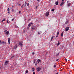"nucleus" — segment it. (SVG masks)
Listing matches in <instances>:
<instances>
[{"instance_id": "nucleus-1", "label": "nucleus", "mask_w": 74, "mask_h": 74, "mask_svg": "<svg viewBox=\"0 0 74 74\" xmlns=\"http://www.w3.org/2000/svg\"><path fill=\"white\" fill-rule=\"evenodd\" d=\"M49 14V12H47L46 13V16H48Z\"/></svg>"}, {"instance_id": "nucleus-2", "label": "nucleus", "mask_w": 74, "mask_h": 74, "mask_svg": "<svg viewBox=\"0 0 74 74\" xmlns=\"http://www.w3.org/2000/svg\"><path fill=\"white\" fill-rule=\"evenodd\" d=\"M22 43V42L21 41L19 43V45L20 46H21V47H22V45H23Z\"/></svg>"}, {"instance_id": "nucleus-3", "label": "nucleus", "mask_w": 74, "mask_h": 74, "mask_svg": "<svg viewBox=\"0 0 74 74\" xmlns=\"http://www.w3.org/2000/svg\"><path fill=\"white\" fill-rule=\"evenodd\" d=\"M41 70V68L38 67L36 68V70L37 71H39Z\"/></svg>"}, {"instance_id": "nucleus-4", "label": "nucleus", "mask_w": 74, "mask_h": 74, "mask_svg": "<svg viewBox=\"0 0 74 74\" xmlns=\"http://www.w3.org/2000/svg\"><path fill=\"white\" fill-rule=\"evenodd\" d=\"M65 31H68V30H69V27H67L65 28Z\"/></svg>"}, {"instance_id": "nucleus-5", "label": "nucleus", "mask_w": 74, "mask_h": 74, "mask_svg": "<svg viewBox=\"0 0 74 74\" xmlns=\"http://www.w3.org/2000/svg\"><path fill=\"white\" fill-rule=\"evenodd\" d=\"M36 29V27H35V26H33L32 27V30L33 31V30Z\"/></svg>"}, {"instance_id": "nucleus-6", "label": "nucleus", "mask_w": 74, "mask_h": 74, "mask_svg": "<svg viewBox=\"0 0 74 74\" xmlns=\"http://www.w3.org/2000/svg\"><path fill=\"white\" fill-rule=\"evenodd\" d=\"M17 45L16 44H15L14 47V49H16V48H17Z\"/></svg>"}, {"instance_id": "nucleus-7", "label": "nucleus", "mask_w": 74, "mask_h": 74, "mask_svg": "<svg viewBox=\"0 0 74 74\" xmlns=\"http://www.w3.org/2000/svg\"><path fill=\"white\" fill-rule=\"evenodd\" d=\"M8 42L9 43L8 44H10V38H8Z\"/></svg>"}, {"instance_id": "nucleus-8", "label": "nucleus", "mask_w": 74, "mask_h": 74, "mask_svg": "<svg viewBox=\"0 0 74 74\" xmlns=\"http://www.w3.org/2000/svg\"><path fill=\"white\" fill-rule=\"evenodd\" d=\"M5 34L6 35H8L9 34V31H7L5 33Z\"/></svg>"}, {"instance_id": "nucleus-9", "label": "nucleus", "mask_w": 74, "mask_h": 74, "mask_svg": "<svg viewBox=\"0 0 74 74\" xmlns=\"http://www.w3.org/2000/svg\"><path fill=\"white\" fill-rule=\"evenodd\" d=\"M41 33H42V32L41 31H38V34H41Z\"/></svg>"}, {"instance_id": "nucleus-10", "label": "nucleus", "mask_w": 74, "mask_h": 74, "mask_svg": "<svg viewBox=\"0 0 74 74\" xmlns=\"http://www.w3.org/2000/svg\"><path fill=\"white\" fill-rule=\"evenodd\" d=\"M8 61H6L5 63V65H7V64H8Z\"/></svg>"}, {"instance_id": "nucleus-11", "label": "nucleus", "mask_w": 74, "mask_h": 74, "mask_svg": "<svg viewBox=\"0 0 74 74\" xmlns=\"http://www.w3.org/2000/svg\"><path fill=\"white\" fill-rule=\"evenodd\" d=\"M60 44V43L59 42V41H58V44H57V46H58V45H59Z\"/></svg>"}, {"instance_id": "nucleus-12", "label": "nucleus", "mask_w": 74, "mask_h": 74, "mask_svg": "<svg viewBox=\"0 0 74 74\" xmlns=\"http://www.w3.org/2000/svg\"><path fill=\"white\" fill-rule=\"evenodd\" d=\"M59 4V2H56V5H58Z\"/></svg>"}, {"instance_id": "nucleus-13", "label": "nucleus", "mask_w": 74, "mask_h": 74, "mask_svg": "<svg viewBox=\"0 0 74 74\" xmlns=\"http://www.w3.org/2000/svg\"><path fill=\"white\" fill-rule=\"evenodd\" d=\"M63 32H62L61 34V37H62L63 36Z\"/></svg>"}, {"instance_id": "nucleus-14", "label": "nucleus", "mask_w": 74, "mask_h": 74, "mask_svg": "<svg viewBox=\"0 0 74 74\" xmlns=\"http://www.w3.org/2000/svg\"><path fill=\"white\" fill-rule=\"evenodd\" d=\"M32 24V23H30V24H29L28 25V26H29V27H30V26H31V25Z\"/></svg>"}, {"instance_id": "nucleus-15", "label": "nucleus", "mask_w": 74, "mask_h": 74, "mask_svg": "<svg viewBox=\"0 0 74 74\" xmlns=\"http://www.w3.org/2000/svg\"><path fill=\"white\" fill-rule=\"evenodd\" d=\"M63 4H64L63 2H62L60 4V5L61 6H62V5H63Z\"/></svg>"}, {"instance_id": "nucleus-16", "label": "nucleus", "mask_w": 74, "mask_h": 74, "mask_svg": "<svg viewBox=\"0 0 74 74\" xmlns=\"http://www.w3.org/2000/svg\"><path fill=\"white\" fill-rule=\"evenodd\" d=\"M27 1H25V5H26V4H27Z\"/></svg>"}, {"instance_id": "nucleus-17", "label": "nucleus", "mask_w": 74, "mask_h": 74, "mask_svg": "<svg viewBox=\"0 0 74 74\" xmlns=\"http://www.w3.org/2000/svg\"><path fill=\"white\" fill-rule=\"evenodd\" d=\"M52 11H53V12H54V11H55V9H53L51 10Z\"/></svg>"}, {"instance_id": "nucleus-18", "label": "nucleus", "mask_w": 74, "mask_h": 74, "mask_svg": "<svg viewBox=\"0 0 74 74\" xmlns=\"http://www.w3.org/2000/svg\"><path fill=\"white\" fill-rule=\"evenodd\" d=\"M40 59H38V63H39V62H40Z\"/></svg>"}, {"instance_id": "nucleus-19", "label": "nucleus", "mask_w": 74, "mask_h": 74, "mask_svg": "<svg viewBox=\"0 0 74 74\" xmlns=\"http://www.w3.org/2000/svg\"><path fill=\"white\" fill-rule=\"evenodd\" d=\"M59 32H58L57 33V36H59Z\"/></svg>"}, {"instance_id": "nucleus-20", "label": "nucleus", "mask_w": 74, "mask_h": 74, "mask_svg": "<svg viewBox=\"0 0 74 74\" xmlns=\"http://www.w3.org/2000/svg\"><path fill=\"white\" fill-rule=\"evenodd\" d=\"M54 37V36H53L51 37V40H53V37Z\"/></svg>"}, {"instance_id": "nucleus-21", "label": "nucleus", "mask_w": 74, "mask_h": 74, "mask_svg": "<svg viewBox=\"0 0 74 74\" xmlns=\"http://www.w3.org/2000/svg\"><path fill=\"white\" fill-rule=\"evenodd\" d=\"M37 64H38L37 62H36L35 64L36 66H37Z\"/></svg>"}, {"instance_id": "nucleus-22", "label": "nucleus", "mask_w": 74, "mask_h": 74, "mask_svg": "<svg viewBox=\"0 0 74 74\" xmlns=\"http://www.w3.org/2000/svg\"><path fill=\"white\" fill-rule=\"evenodd\" d=\"M3 21H5V19H4L3 20H2V22H3Z\"/></svg>"}, {"instance_id": "nucleus-23", "label": "nucleus", "mask_w": 74, "mask_h": 74, "mask_svg": "<svg viewBox=\"0 0 74 74\" xmlns=\"http://www.w3.org/2000/svg\"><path fill=\"white\" fill-rule=\"evenodd\" d=\"M56 67V64L54 65V68H55V67Z\"/></svg>"}, {"instance_id": "nucleus-24", "label": "nucleus", "mask_w": 74, "mask_h": 74, "mask_svg": "<svg viewBox=\"0 0 74 74\" xmlns=\"http://www.w3.org/2000/svg\"><path fill=\"white\" fill-rule=\"evenodd\" d=\"M29 3H27V6H29Z\"/></svg>"}, {"instance_id": "nucleus-25", "label": "nucleus", "mask_w": 74, "mask_h": 74, "mask_svg": "<svg viewBox=\"0 0 74 74\" xmlns=\"http://www.w3.org/2000/svg\"><path fill=\"white\" fill-rule=\"evenodd\" d=\"M32 55H34V52H33L32 53Z\"/></svg>"}, {"instance_id": "nucleus-26", "label": "nucleus", "mask_w": 74, "mask_h": 74, "mask_svg": "<svg viewBox=\"0 0 74 74\" xmlns=\"http://www.w3.org/2000/svg\"><path fill=\"white\" fill-rule=\"evenodd\" d=\"M58 60H59V59H58L57 60H56V62H58Z\"/></svg>"}, {"instance_id": "nucleus-27", "label": "nucleus", "mask_w": 74, "mask_h": 74, "mask_svg": "<svg viewBox=\"0 0 74 74\" xmlns=\"http://www.w3.org/2000/svg\"><path fill=\"white\" fill-rule=\"evenodd\" d=\"M68 23V21H66L65 23L66 24H67V23Z\"/></svg>"}, {"instance_id": "nucleus-28", "label": "nucleus", "mask_w": 74, "mask_h": 74, "mask_svg": "<svg viewBox=\"0 0 74 74\" xmlns=\"http://www.w3.org/2000/svg\"><path fill=\"white\" fill-rule=\"evenodd\" d=\"M59 53H58L57 55L56 56H59Z\"/></svg>"}, {"instance_id": "nucleus-29", "label": "nucleus", "mask_w": 74, "mask_h": 74, "mask_svg": "<svg viewBox=\"0 0 74 74\" xmlns=\"http://www.w3.org/2000/svg\"><path fill=\"white\" fill-rule=\"evenodd\" d=\"M26 73H28V71H26Z\"/></svg>"}, {"instance_id": "nucleus-30", "label": "nucleus", "mask_w": 74, "mask_h": 74, "mask_svg": "<svg viewBox=\"0 0 74 74\" xmlns=\"http://www.w3.org/2000/svg\"><path fill=\"white\" fill-rule=\"evenodd\" d=\"M21 12V11H20L18 12L19 14H20Z\"/></svg>"}, {"instance_id": "nucleus-31", "label": "nucleus", "mask_w": 74, "mask_h": 74, "mask_svg": "<svg viewBox=\"0 0 74 74\" xmlns=\"http://www.w3.org/2000/svg\"><path fill=\"white\" fill-rule=\"evenodd\" d=\"M32 69H33L32 71H34V68H32Z\"/></svg>"}, {"instance_id": "nucleus-32", "label": "nucleus", "mask_w": 74, "mask_h": 74, "mask_svg": "<svg viewBox=\"0 0 74 74\" xmlns=\"http://www.w3.org/2000/svg\"><path fill=\"white\" fill-rule=\"evenodd\" d=\"M0 44H1V41L0 40Z\"/></svg>"}, {"instance_id": "nucleus-33", "label": "nucleus", "mask_w": 74, "mask_h": 74, "mask_svg": "<svg viewBox=\"0 0 74 74\" xmlns=\"http://www.w3.org/2000/svg\"><path fill=\"white\" fill-rule=\"evenodd\" d=\"M70 5V4L69 3L68 5V6H69Z\"/></svg>"}, {"instance_id": "nucleus-34", "label": "nucleus", "mask_w": 74, "mask_h": 74, "mask_svg": "<svg viewBox=\"0 0 74 74\" xmlns=\"http://www.w3.org/2000/svg\"><path fill=\"white\" fill-rule=\"evenodd\" d=\"M36 74V73H35V72H33V74Z\"/></svg>"}, {"instance_id": "nucleus-35", "label": "nucleus", "mask_w": 74, "mask_h": 74, "mask_svg": "<svg viewBox=\"0 0 74 74\" xmlns=\"http://www.w3.org/2000/svg\"><path fill=\"white\" fill-rule=\"evenodd\" d=\"M14 20V18L12 19V21H13Z\"/></svg>"}, {"instance_id": "nucleus-36", "label": "nucleus", "mask_w": 74, "mask_h": 74, "mask_svg": "<svg viewBox=\"0 0 74 74\" xmlns=\"http://www.w3.org/2000/svg\"><path fill=\"white\" fill-rule=\"evenodd\" d=\"M35 62H36L35 60H34L33 62L34 63H35Z\"/></svg>"}, {"instance_id": "nucleus-37", "label": "nucleus", "mask_w": 74, "mask_h": 74, "mask_svg": "<svg viewBox=\"0 0 74 74\" xmlns=\"http://www.w3.org/2000/svg\"><path fill=\"white\" fill-rule=\"evenodd\" d=\"M7 30H5V31H4V33H5V32H7Z\"/></svg>"}, {"instance_id": "nucleus-38", "label": "nucleus", "mask_w": 74, "mask_h": 74, "mask_svg": "<svg viewBox=\"0 0 74 74\" xmlns=\"http://www.w3.org/2000/svg\"><path fill=\"white\" fill-rule=\"evenodd\" d=\"M2 43H3V44H4V41H3L2 42Z\"/></svg>"}, {"instance_id": "nucleus-39", "label": "nucleus", "mask_w": 74, "mask_h": 74, "mask_svg": "<svg viewBox=\"0 0 74 74\" xmlns=\"http://www.w3.org/2000/svg\"><path fill=\"white\" fill-rule=\"evenodd\" d=\"M65 61H67V59H66V58H65Z\"/></svg>"}, {"instance_id": "nucleus-40", "label": "nucleus", "mask_w": 74, "mask_h": 74, "mask_svg": "<svg viewBox=\"0 0 74 74\" xmlns=\"http://www.w3.org/2000/svg\"><path fill=\"white\" fill-rule=\"evenodd\" d=\"M7 10L8 11H10V9H9V8H8V9Z\"/></svg>"}, {"instance_id": "nucleus-41", "label": "nucleus", "mask_w": 74, "mask_h": 74, "mask_svg": "<svg viewBox=\"0 0 74 74\" xmlns=\"http://www.w3.org/2000/svg\"><path fill=\"white\" fill-rule=\"evenodd\" d=\"M12 58H14V56H12V57H11Z\"/></svg>"}, {"instance_id": "nucleus-42", "label": "nucleus", "mask_w": 74, "mask_h": 74, "mask_svg": "<svg viewBox=\"0 0 74 74\" xmlns=\"http://www.w3.org/2000/svg\"><path fill=\"white\" fill-rule=\"evenodd\" d=\"M36 9H37V8H38V6H36Z\"/></svg>"}, {"instance_id": "nucleus-43", "label": "nucleus", "mask_w": 74, "mask_h": 74, "mask_svg": "<svg viewBox=\"0 0 74 74\" xmlns=\"http://www.w3.org/2000/svg\"><path fill=\"white\" fill-rule=\"evenodd\" d=\"M27 29H28V30H29V27H27Z\"/></svg>"}, {"instance_id": "nucleus-44", "label": "nucleus", "mask_w": 74, "mask_h": 74, "mask_svg": "<svg viewBox=\"0 0 74 74\" xmlns=\"http://www.w3.org/2000/svg\"><path fill=\"white\" fill-rule=\"evenodd\" d=\"M8 12V13H9V14H10V12L9 11Z\"/></svg>"}, {"instance_id": "nucleus-45", "label": "nucleus", "mask_w": 74, "mask_h": 74, "mask_svg": "<svg viewBox=\"0 0 74 74\" xmlns=\"http://www.w3.org/2000/svg\"><path fill=\"white\" fill-rule=\"evenodd\" d=\"M7 23H9V22H8V21H7Z\"/></svg>"}, {"instance_id": "nucleus-46", "label": "nucleus", "mask_w": 74, "mask_h": 74, "mask_svg": "<svg viewBox=\"0 0 74 74\" xmlns=\"http://www.w3.org/2000/svg\"><path fill=\"white\" fill-rule=\"evenodd\" d=\"M19 5H20V6H21V5L20 4H19Z\"/></svg>"}, {"instance_id": "nucleus-47", "label": "nucleus", "mask_w": 74, "mask_h": 74, "mask_svg": "<svg viewBox=\"0 0 74 74\" xmlns=\"http://www.w3.org/2000/svg\"><path fill=\"white\" fill-rule=\"evenodd\" d=\"M58 37V35H57V36H56V37Z\"/></svg>"}, {"instance_id": "nucleus-48", "label": "nucleus", "mask_w": 74, "mask_h": 74, "mask_svg": "<svg viewBox=\"0 0 74 74\" xmlns=\"http://www.w3.org/2000/svg\"><path fill=\"white\" fill-rule=\"evenodd\" d=\"M56 74H58V73H56Z\"/></svg>"}, {"instance_id": "nucleus-49", "label": "nucleus", "mask_w": 74, "mask_h": 74, "mask_svg": "<svg viewBox=\"0 0 74 74\" xmlns=\"http://www.w3.org/2000/svg\"><path fill=\"white\" fill-rule=\"evenodd\" d=\"M21 8H23V7H22V5L21 6Z\"/></svg>"}, {"instance_id": "nucleus-50", "label": "nucleus", "mask_w": 74, "mask_h": 74, "mask_svg": "<svg viewBox=\"0 0 74 74\" xmlns=\"http://www.w3.org/2000/svg\"><path fill=\"white\" fill-rule=\"evenodd\" d=\"M40 63H41V60H40Z\"/></svg>"}, {"instance_id": "nucleus-51", "label": "nucleus", "mask_w": 74, "mask_h": 74, "mask_svg": "<svg viewBox=\"0 0 74 74\" xmlns=\"http://www.w3.org/2000/svg\"><path fill=\"white\" fill-rule=\"evenodd\" d=\"M23 5H24V4H23V5H22V6L23 7Z\"/></svg>"}, {"instance_id": "nucleus-52", "label": "nucleus", "mask_w": 74, "mask_h": 74, "mask_svg": "<svg viewBox=\"0 0 74 74\" xmlns=\"http://www.w3.org/2000/svg\"><path fill=\"white\" fill-rule=\"evenodd\" d=\"M39 0H37L38 1H39Z\"/></svg>"}, {"instance_id": "nucleus-53", "label": "nucleus", "mask_w": 74, "mask_h": 74, "mask_svg": "<svg viewBox=\"0 0 74 74\" xmlns=\"http://www.w3.org/2000/svg\"><path fill=\"white\" fill-rule=\"evenodd\" d=\"M67 3H68V1H67Z\"/></svg>"}, {"instance_id": "nucleus-54", "label": "nucleus", "mask_w": 74, "mask_h": 74, "mask_svg": "<svg viewBox=\"0 0 74 74\" xmlns=\"http://www.w3.org/2000/svg\"><path fill=\"white\" fill-rule=\"evenodd\" d=\"M62 1H64V0H62Z\"/></svg>"}]
</instances>
